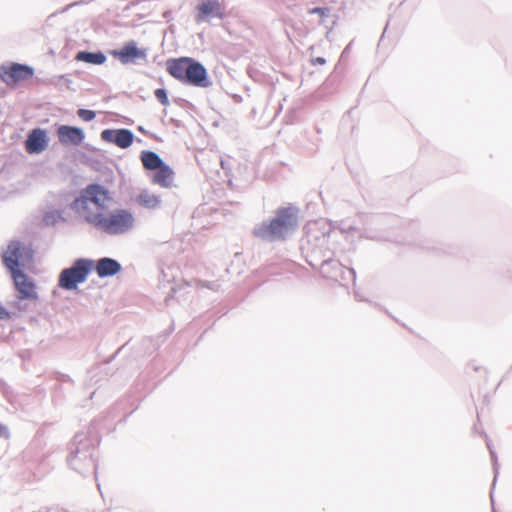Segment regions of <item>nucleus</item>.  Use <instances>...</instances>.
<instances>
[{"label":"nucleus","instance_id":"6e6552de","mask_svg":"<svg viewBox=\"0 0 512 512\" xmlns=\"http://www.w3.org/2000/svg\"><path fill=\"white\" fill-rule=\"evenodd\" d=\"M195 21L197 23L206 22L211 17L223 19L225 11L219 0H201L196 8Z\"/></svg>","mask_w":512,"mask_h":512},{"label":"nucleus","instance_id":"423d86ee","mask_svg":"<svg viewBox=\"0 0 512 512\" xmlns=\"http://www.w3.org/2000/svg\"><path fill=\"white\" fill-rule=\"evenodd\" d=\"M19 300L38 299L36 286L34 282L20 269L10 272Z\"/></svg>","mask_w":512,"mask_h":512},{"label":"nucleus","instance_id":"f3484780","mask_svg":"<svg viewBox=\"0 0 512 512\" xmlns=\"http://www.w3.org/2000/svg\"><path fill=\"white\" fill-rule=\"evenodd\" d=\"M141 162L145 169L154 171L164 163L158 154L151 151H145L141 154Z\"/></svg>","mask_w":512,"mask_h":512},{"label":"nucleus","instance_id":"a211bd4d","mask_svg":"<svg viewBox=\"0 0 512 512\" xmlns=\"http://www.w3.org/2000/svg\"><path fill=\"white\" fill-rule=\"evenodd\" d=\"M75 59L77 61L86 62L94 65H101L106 61V56L101 52H86L80 51L77 53Z\"/></svg>","mask_w":512,"mask_h":512},{"label":"nucleus","instance_id":"39448f33","mask_svg":"<svg viewBox=\"0 0 512 512\" xmlns=\"http://www.w3.org/2000/svg\"><path fill=\"white\" fill-rule=\"evenodd\" d=\"M34 76V69L20 63H10L0 66V79L8 87H16L19 83L30 80Z\"/></svg>","mask_w":512,"mask_h":512},{"label":"nucleus","instance_id":"7ed1b4c3","mask_svg":"<svg viewBox=\"0 0 512 512\" xmlns=\"http://www.w3.org/2000/svg\"><path fill=\"white\" fill-rule=\"evenodd\" d=\"M289 211L281 209L268 224L262 225L258 231L259 236L268 240L283 238L285 233L296 225L295 217Z\"/></svg>","mask_w":512,"mask_h":512},{"label":"nucleus","instance_id":"4be33fe9","mask_svg":"<svg viewBox=\"0 0 512 512\" xmlns=\"http://www.w3.org/2000/svg\"><path fill=\"white\" fill-rule=\"evenodd\" d=\"M314 62H315V63H318V64L323 65V64H325V62H326V61H325V59H324V58H322V57H318V58H316V59L314 60Z\"/></svg>","mask_w":512,"mask_h":512},{"label":"nucleus","instance_id":"412c9836","mask_svg":"<svg viewBox=\"0 0 512 512\" xmlns=\"http://www.w3.org/2000/svg\"><path fill=\"white\" fill-rule=\"evenodd\" d=\"M329 8L315 7L309 10L310 14H317L319 16L325 17L329 14Z\"/></svg>","mask_w":512,"mask_h":512},{"label":"nucleus","instance_id":"f8f14e48","mask_svg":"<svg viewBox=\"0 0 512 512\" xmlns=\"http://www.w3.org/2000/svg\"><path fill=\"white\" fill-rule=\"evenodd\" d=\"M48 146V137L45 130L37 128L32 130L25 142L26 151L30 154L41 153Z\"/></svg>","mask_w":512,"mask_h":512},{"label":"nucleus","instance_id":"2eb2a0df","mask_svg":"<svg viewBox=\"0 0 512 512\" xmlns=\"http://www.w3.org/2000/svg\"><path fill=\"white\" fill-rule=\"evenodd\" d=\"M121 269L120 264L111 258H102L98 260L96 265V272L99 277L113 276Z\"/></svg>","mask_w":512,"mask_h":512},{"label":"nucleus","instance_id":"5701e85b","mask_svg":"<svg viewBox=\"0 0 512 512\" xmlns=\"http://www.w3.org/2000/svg\"><path fill=\"white\" fill-rule=\"evenodd\" d=\"M4 431H5V428L0 424V437L2 436Z\"/></svg>","mask_w":512,"mask_h":512},{"label":"nucleus","instance_id":"9b49d317","mask_svg":"<svg viewBox=\"0 0 512 512\" xmlns=\"http://www.w3.org/2000/svg\"><path fill=\"white\" fill-rule=\"evenodd\" d=\"M101 138L103 141L114 143L123 149L130 147L134 140L133 133L128 129H106L101 132Z\"/></svg>","mask_w":512,"mask_h":512},{"label":"nucleus","instance_id":"6ab92c4d","mask_svg":"<svg viewBox=\"0 0 512 512\" xmlns=\"http://www.w3.org/2000/svg\"><path fill=\"white\" fill-rule=\"evenodd\" d=\"M77 114L83 121L86 122L92 121L96 116L94 111L87 109H79Z\"/></svg>","mask_w":512,"mask_h":512},{"label":"nucleus","instance_id":"f257e3e1","mask_svg":"<svg viewBox=\"0 0 512 512\" xmlns=\"http://www.w3.org/2000/svg\"><path fill=\"white\" fill-rule=\"evenodd\" d=\"M112 201L113 196L108 188L93 183L80 191L71 208L86 223L106 234H125L134 227V215L124 208L106 213L105 210Z\"/></svg>","mask_w":512,"mask_h":512},{"label":"nucleus","instance_id":"aec40b11","mask_svg":"<svg viewBox=\"0 0 512 512\" xmlns=\"http://www.w3.org/2000/svg\"><path fill=\"white\" fill-rule=\"evenodd\" d=\"M155 97L159 100V102L163 105H168L169 104V100H168V96H167V93L164 89L162 88H159V89H156L155 90Z\"/></svg>","mask_w":512,"mask_h":512},{"label":"nucleus","instance_id":"9d476101","mask_svg":"<svg viewBox=\"0 0 512 512\" xmlns=\"http://www.w3.org/2000/svg\"><path fill=\"white\" fill-rule=\"evenodd\" d=\"M59 142L64 145L79 146L85 139L84 131L79 127L61 125L57 129Z\"/></svg>","mask_w":512,"mask_h":512},{"label":"nucleus","instance_id":"ddd939ff","mask_svg":"<svg viewBox=\"0 0 512 512\" xmlns=\"http://www.w3.org/2000/svg\"><path fill=\"white\" fill-rule=\"evenodd\" d=\"M152 182L162 188H170L173 184L174 171L167 164L163 163L161 167L154 170Z\"/></svg>","mask_w":512,"mask_h":512},{"label":"nucleus","instance_id":"1a4fd4ad","mask_svg":"<svg viewBox=\"0 0 512 512\" xmlns=\"http://www.w3.org/2000/svg\"><path fill=\"white\" fill-rule=\"evenodd\" d=\"M112 55L124 65L145 60L147 57L146 50L138 48L135 42L127 43L121 49L113 51Z\"/></svg>","mask_w":512,"mask_h":512},{"label":"nucleus","instance_id":"dca6fc26","mask_svg":"<svg viewBox=\"0 0 512 512\" xmlns=\"http://www.w3.org/2000/svg\"><path fill=\"white\" fill-rule=\"evenodd\" d=\"M136 203L145 209H156L160 206L161 200L158 195L149 190H142L135 198Z\"/></svg>","mask_w":512,"mask_h":512},{"label":"nucleus","instance_id":"f03ea898","mask_svg":"<svg viewBox=\"0 0 512 512\" xmlns=\"http://www.w3.org/2000/svg\"><path fill=\"white\" fill-rule=\"evenodd\" d=\"M1 258L9 272L19 270L20 266L30 262L33 258V250L30 245L13 240L2 252Z\"/></svg>","mask_w":512,"mask_h":512},{"label":"nucleus","instance_id":"20e7f679","mask_svg":"<svg viewBox=\"0 0 512 512\" xmlns=\"http://www.w3.org/2000/svg\"><path fill=\"white\" fill-rule=\"evenodd\" d=\"M92 266V262L89 260H77L72 267L61 272L59 286L67 290L75 289L79 283L86 280Z\"/></svg>","mask_w":512,"mask_h":512},{"label":"nucleus","instance_id":"b1692460","mask_svg":"<svg viewBox=\"0 0 512 512\" xmlns=\"http://www.w3.org/2000/svg\"><path fill=\"white\" fill-rule=\"evenodd\" d=\"M3 311L4 310H3L2 306L0 305V316L2 315Z\"/></svg>","mask_w":512,"mask_h":512},{"label":"nucleus","instance_id":"4468645a","mask_svg":"<svg viewBox=\"0 0 512 512\" xmlns=\"http://www.w3.org/2000/svg\"><path fill=\"white\" fill-rule=\"evenodd\" d=\"M189 62V57H181L177 59H170L167 61L168 73L178 81L184 83L185 66Z\"/></svg>","mask_w":512,"mask_h":512},{"label":"nucleus","instance_id":"0eeeda50","mask_svg":"<svg viewBox=\"0 0 512 512\" xmlns=\"http://www.w3.org/2000/svg\"><path fill=\"white\" fill-rule=\"evenodd\" d=\"M184 83L190 84L196 87H207L208 75L205 67L189 57V62L185 66L184 71Z\"/></svg>","mask_w":512,"mask_h":512}]
</instances>
